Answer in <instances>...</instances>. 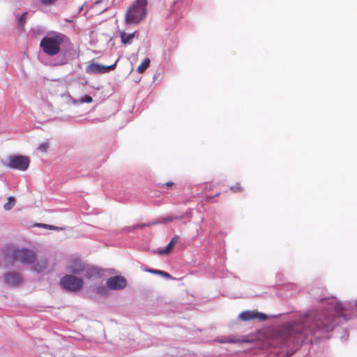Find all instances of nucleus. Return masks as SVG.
<instances>
[{
  "instance_id": "f257e3e1",
  "label": "nucleus",
  "mask_w": 357,
  "mask_h": 357,
  "mask_svg": "<svg viewBox=\"0 0 357 357\" xmlns=\"http://www.w3.org/2000/svg\"><path fill=\"white\" fill-rule=\"evenodd\" d=\"M326 301L328 305L324 311L286 325L282 331L285 344H297L304 341L310 335L317 338L325 337V334L333 331L337 324V316L349 319L344 312L349 308H353L351 303H342L335 298L320 299V301Z\"/></svg>"
},
{
  "instance_id": "f03ea898",
  "label": "nucleus",
  "mask_w": 357,
  "mask_h": 357,
  "mask_svg": "<svg viewBox=\"0 0 357 357\" xmlns=\"http://www.w3.org/2000/svg\"><path fill=\"white\" fill-rule=\"evenodd\" d=\"M43 51L49 56L58 55L54 66H63L79 57V52L74 48L68 38L59 33H54L44 37L40 43Z\"/></svg>"
},
{
  "instance_id": "7ed1b4c3",
  "label": "nucleus",
  "mask_w": 357,
  "mask_h": 357,
  "mask_svg": "<svg viewBox=\"0 0 357 357\" xmlns=\"http://www.w3.org/2000/svg\"><path fill=\"white\" fill-rule=\"evenodd\" d=\"M11 257L14 261L29 266L31 269L36 272H43L47 266V259L45 257L37 258L35 252L29 249L14 248Z\"/></svg>"
},
{
  "instance_id": "20e7f679",
  "label": "nucleus",
  "mask_w": 357,
  "mask_h": 357,
  "mask_svg": "<svg viewBox=\"0 0 357 357\" xmlns=\"http://www.w3.org/2000/svg\"><path fill=\"white\" fill-rule=\"evenodd\" d=\"M147 0H136L128 9L125 21L127 24H139L147 14Z\"/></svg>"
},
{
  "instance_id": "39448f33",
  "label": "nucleus",
  "mask_w": 357,
  "mask_h": 357,
  "mask_svg": "<svg viewBox=\"0 0 357 357\" xmlns=\"http://www.w3.org/2000/svg\"><path fill=\"white\" fill-rule=\"evenodd\" d=\"M60 284L63 288L71 291H77L80 290L83 285L84 281L82 278L73 275H66L61 278Z\"/></svg>"
},
{
  "instance_id": "423d86ee",
  "label": "nucleus",
  "mask_w": 357,
  "mask_h": 357,
  "mask_svg": "<svg viewBox=\"0 0 357 357\" xmlns=\"http://www.w3.org/2000/svg\"><path fill=\"white\" fill-rule=\"evenodd\" d=\"M30 164V160L24 155H10L8 157V163L6 166L10 169L25 171L28 169Z\"/></svg>"
},
{
  "instance_id": "0eeeda50",
  "label": "nucleus",
  "mask_w": 357,
  "mask_h": 357,
  "mask_svg": "<svg viewBox=\"0 0 357 357\" xmlns=\"http://www.w3.org/2000/svg\"><path fill=\"white\" fill-rule=\"evenodd\" d=\"M117 62L118 60H116L114 64L109 66L92 63L86 66V73L89 75L103 74L114 70L116 68Z\"/></svg>"
},
{
  "instance_id": "6e6552de",
  "label": "nucleus",
  "mask_w": 357,
  "mask_h": 357,
  "mask_svg": "<svg viewBox=\"0 0 357 357\" xmlns=\"http://www.w3.org/2000/svg\"><path fill=\"white\" fill-rule=\"evenodd\" d=\"M3 279L5 284L10 287H18L23 281L20 273L14 271L5 273Z\"/></svg>"
},
{
  "instance_id": "1a4fd4ad",
  "label": "nucleus",
  "mask_w": 357,
  "mask_h": 357,
  "mask_svg": "<svg viewBox=\"0 0 357 357\" xmlns=\"http://www.w3.org/2000/svg\"><path fill=\"white\" fill-rule=\"evenodd\" d=\"M266 314L255 310H245L238 314V319L243 321H248L253 319L264 321L267 319Z\"/></svg>"
},
{
  "instance_id": "9d476101",
  "label": "nucleus",
  "mask_w": 357,
  "mask_h": 357,
  "mask_svg": "<svg viewBox=\"0 0 357 357\" xmlns=\"http://www.w3.org/2000/svg\"><path fill=\"white\" fill-rule=\"evenodd\" d=\"M106 284L109 289L120 290L126 287L127 281L123 276L117 275L108 278Z\"/></svg>"
},
{
  "instance_id": "9b49d317",
  "label": "nucleus",
  "mask_w": 357,
  "mask_h": 357,
  "mask_svg": "<svg viewBox=\"0 0 357 357\" xmlns=\"http://www.w3.org/2000/svg\"><path fill=\"white\" fill-rule=\"evenodd\" d=\"M86 264L79 259H72L68 263L67 270L72 273L81 275Z\"/></svg>"
},
{
  "instance_id": "f8f14e48",
  "label": "nucleus",
  "mask_w": 357,
  "mask_h": 357,
  "mask_svg": "<svg viewBox=\"0 0 357 357\" xmlns=\"http://www.w3.org/2000/svg\"><path fill=\"white\" fill-rule=\"evenodd\" d=\"M81 275H83L87 279H93L98 277L100 273L96 268L86 264Z\"/></svg>"
},
{
  "instance_id": "ddd939ff",
  "label": "nucleus",
  "mask_w": 357,
  "mask_h": 357,
  "mask_svg": "<svg viewBox=\"0 0 357 357\" xmlns=\"http://www.w3.org/2000/svg\"><path fill=\"white\" fill-rule=\"evenodd\" d=\"M135 37V32L131 33H126L125 32H122L121 33V42L124 45L130 44L132 43V39Z\"/></svg>"
},
{
  "instance_id": "4468645a",
  "label": "nucleus",
  "mask_w": 357,
  "mask_h": 357,
  "mask_svg": "<svg viewBox=\"0 0 357 357\" xmlns=\"http://www.w3.org/2000/svg\"><path fill=\"white\" fill-rule=\"evenodd\" d=\"M174 244L173 242L169 241L165 248H158L156 253L160 255H168L173 249Z\"/></svg>"
},
{
  "instance_id": "2eb2a0df",
  "label": "nucleus",
  "mask_w": 357,
  "mask_h": 357,
  "mask_svg": "<svg viewBox=\"0 0 357 357\" xmlns=\"http://www.w3.org/2000/svg\"><path fill=\"white\" fill-rule=\"evenodd\" d=\"M158 222H150V223H148V224L134 225L132 226L126 227L125 230L127 232H131V231H132L135 229L143 228L144 227L149 226V225H155Z\"/></svg>"
},
{
  "instance_id": "dca6fc26",
  "label": "nucleus",
  "mask_w": 357,
  "mask_h": 357,
  "mask_svg": "<svg viewBox=\"0 0 357 357\" xmlns=\"http://www.w3.org/2000/svg\"><path fill=\"white\" fill-rule=\"evenodd\" d=\"M150 59L146 58L143 62L138 66L137 70L139 73H143L149 66Z\"/></svg>"
},
{
  "instance_id": "f3484780",
  "label": "nucleus",
  "mask_w": 357,
  "mask_h": 357,
  "mask_svg": "<svg viewBox=\"0 0 357 357\" xmlns=\"http://www.w3.org/2000/svg\"><path fill=\"white\" fill-rule=\"evenodd\" d=\"M93 100L92 98L88 95L84 96L82 98L77 100H73V104H82V103H89L91 102Z\"/></svg>"
},
{
  "instance_id": "a211bd4d",
  "label": "nucleus",
  "mask_w": 357,
  "mask_h": 357,
  "mask_svg": "<svg viewBox=\"0 0 357 357\" xmlns=\"http://www.w3.org/2000/svg\"><path fill=\"white\" fill-rule=\"evenodd\" d=\"M15 203V198L13 197H8V202L4 204L3 208L6 211H9L14 206Z\"/></svg>"
},
{
  "instance_id": "6ab92c4d",
  "label": "nucleus",
  "mask_w": 357,
  "mask_h": 357,
  "mask_svg": "<svg viewBox=\"0 0 357 357\" xmlns=\"http://www.w3.org/2000/svg\"><path fill=\"white\" fill-rule=\"evenodd\" d=\"M148 271L150 273H154V274L162 275L165 278L169 279L171 278V275L168 273L165 272L163 271L155 270V269H149V270H148Z\"/></svg>"
},
{
  "instance_id": "aec40b11",
  "label": "nucleus",
  "mask_w": 357,
  "mask_h": 357,
  "mask_svg": "<svg viewBox=\"0 0 357 357\" xmlns=\"http://www.w3.org/2000/svg\"><path fill=\"white\" fill-rule=\"evenodd\" d=\"M218 342H220V343H238V342H245V340H238V339L225 337V338L219 340Z\"/></svg>"
},
{
  "instance_id": "412c9836",
  "label": "nucleus",
  "mask_w": 357,
  "mask_h": 357,
  "mask_svg": "<svg viewBox=\"0 0 357 357\" xmlns=\"http://www.w3.org/2000/svg\"><path fill=\"white\" fill-rule=\"evenodd\" d=\"M107 287H104V286H100V287H98L96 288V293L100 294V295H102V296H105V295H107L108 294V289H107Z\"/></svg>"
},
{
  "instance_id": "4be33fe9",
  "label": "nucleus",
  "mask_w": 357,
  "mask_h": 357,
  "mask_svg": "<svg viewBox=\"0 0 357 357\" xmlns=\"http://www.w3.org/2000/svg\"><path fill=\"white\" fill-rule=\"evenodd\" d=\"M26 15H27V13L26 12H24L22 14V15L18 18L17 21H18V25L20 26H23L24 24H25V22H26Z\"/></svg>"
},
{
  "instance_id": "5701e85b",
  "label": "nucleus",
  "mask_w": 357,
  "mask_h": 357,
  "mask_svg": "<svg viewBox=\"0 0 357 357\" xmlns=\"http://www.w3.org/2000/svg\"><path fill=\"white\" fill-rule=\"evenodd\" d=\"M48 148H49V143L47 142H43V144H41L38 146V149L43 153H46Z\"/></svg>"
},
{
  "instance_id": "b1692460",
  "label": "nucleus",
  "mask_w": 357,
  "mask_h": 357,
  "mask_svg": "<svg viewBox=\"0 0 357 357\" xmlns=\"http://www.w3.org/2000/svg\"><path fill=\"white\" fill-rule=\"evenodd\" d=\"M63 98L65 99V102L67 103V104H69V105H74L73 104V100H76L75 99L73 98L70 94H64L63 96Z\"/></svg>"
},
{
  "instance_id": "393cba45",
  "label": "nucleus",
  "mask_w": 357,
  "mask_h": 357,
  "mask_svg": "<svg viewBox=\"0 0 357 357\" xmlns=\"http://www.w3.org/2000/svg\"><path fill=\"white\" fill-rule=\"evenodd\" d=\"M36 226L42 227H44V228H48L50 229H56V230L61 229V228H59L58 227H55V226H52V225H46V224H37Z\"/></svg>"
},
{
  "instance_id": "a878e982",
  "label": "nucleus",
  "mask_w": 357,
  "mask_h": 357,
  "mask_svg": "<svg viewBox=\"0 0 357 357\" xmlns=\"http://www.w3.org/2000/svg\"><path fill=\"white\" fill-rule=\"evenodd\" d=\"M57 0H40V3L45 6L53 5Z\"/></svg>"
},
{
  "instance_id": "bb28decb",
  "label": "nucleus",
  "mask_w": 357,
  "mask_h": 357,
  "mask_svg": "<svg viewBox=\"0 0 357 357\" xmlns=\"http://www.w3.org/2000/svg\"><path fill=\"white\" fill-rule=\"evenodd\" d=\"M231 190L234 192H238L241 190V186L239 184H236V185L231 186Z\"/></svg>"
},
{
  "instance_id": "cd10ccee",
  "label": "nucleus",
  "mask_w": 357,
  "mask_h": 357,
  "mask_svg": "<svg viewBox=\"0 0 357 357\" xmlns=\"http://www.w3.org/2000/svg\"><path fill=\"white\" fill-rule=\"evenodd\" d=\"M175 218H176L175 217L169 216L167 218H163L162 222H169V221L174 220Z\"/></svg>"
},
{
  "instance_id": "c85d7f7f",
  "label": "nucleus",
  "mask_w": 357,
  "mask_h": 357,
  "mask_svg": "<svg viewBox=\"0 0 357 357\" xmlns=\"http://www.w3.org/2000/svg\"><path fill=\"white\" fill-rule=\"evenodd\" d=\"M178 240V236H174L172 240L170 241L171 242H173L174 244H175L176 243Z\"/></svg>"
},
{
  "instance_id": "c756f323",
  "label": "nucleus",
  "mask_w": 357,
  "mask_h": 357,
  "mask_svg": "<svg viewBox=\"0 0 357 357\" xmlns=\"http://www.w3.org/2000/svg\"><path fill=\"white\" fill-rule=\"evenodd\" d=\"M105 1H107V0H96L95 1V4H100L101 3H105Z\"/></svg>"
},
{
  "instance_id": "7c9ffc66",
  "label": "nucleus",
  "mask_w": 357,
  "mask_h": 357,
  "mask_svg": "<svg viewBox=\"0 0 357 357\" xmlns=\"http://www.w3.org/2000/svg\"><path fill=\"white\" fill-rule=\"evenodd\" d=\"M165 185H167V187H170V186H172L173 185V183L167 182Z\"/></svg>"
},
{
  "instance_id": "2f4dec72",
  "label": "nucleus",
  "mask_w": 357,
  "mask_h": 357,
  "mask_svg": "<svg viewBox=\"0 0 357 357\" xmlns=\"http://www.w3.org/2000/svg\"><path fill=\"white\" fill-rule=\"evenodd\" d=\"M354 307L355 308H357V301H356V303H355V305H354Z\"/></svg>"
}]
</instances>
